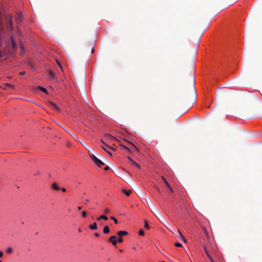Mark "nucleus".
Here are the masks:
<instances>
[{"mask_svg": "<svg viewBox=\"0 0 262 262\" xmlns=\"http://www.w3.org/2000/svg\"><path fill=\"white\" fill-rule=\"evenodd\" d=\"M3 24H5L8 29H10V30L13 29L12 26V16L10 14H5L4 16H0V24L2 25Z\"/></svg>", "mask_w": 262, "mask_h": 262, "instance_id": "f257e3e1", "label": "nucleus"}, {"mask_svg": "<svg viewBox=\"0 0 262 262\" xmlns=\"http://www.w3.org/2000/svg\"><path fill=\"white\" fill-rule=\"evenodd\" d=\"M127 143L129 146H126L122 144H120V146L129 152L136 151L138 150V149L132 143L127 142Z\"/></svg>", "mask_w": 262, "mask_h": 262, "instance_id": "f03ea898", "label": "nucleus"}, {"mask_svg": "<svg viewBox=\"0 0 262 262\" xmlns=\"http://www.w3.org/2000/svg\"><path fill=\"white\" fill-rule=\"evenodd\" d=\"M92 160L96 164L97 166L101 167L102 165H104V163L100 160L98 159L95 155H92L90 156Z\"/></svg>", "mask_w": 262, "mask_h": 262, "instance_id": "7ed1b4c3", "label": "nucleus"}, {"mask_svg": "<svg viewBox=\"0 0 262 262\" xmlns=\"http://www.w3.org/2000/svg\"><path fill=\"white\" fill-rule=\"evenodd\" d=\"M194 83H195L194 82V78L193 77H192V78L191 79L190 86V92L192 93V96L193 98L196 97V91H195V86H194Z\"/></svg>", "mask_w": 262, "mask_h": 262, "instance_id": "20e7f679", "label": "nucleus"}, {"mask_svg": "<svg viewBox=\"0 0 262 262\" xmlns=\"http://www.w3.org/2000/svg\"><path fill=\"white\" fill-rule=\"evenodd\" d=\"M127 158L129 160V163L131 165H133V166L136 167L138 169L140 168V166L138 163H137L135 161H134L133 159H132L129 157H127Z\"/></svg>", "mask_w": 262, "mask_h": 262, "instance_id": "39448f33", "label": "nucleus"}, {"mask_svg": "<svg viewBox=\"0 0 262 262\" xmlns=\"http://www.w3.org/2000/svg\"><path fill=\"white\" fill-rule=\"evenodd\" d=\"M48 105H49V106H50L52 109L56 110L57 111H59V107L53 102H51V101L48 102Z\"/></svg>", "mask_w": 262, "mask_h": 262, "instance_id": "423d86ee", "label": "nucleus"}, {"mask_svg": "<svg viewBox=\"0 0 262 262\" xmlns=\"http://www.w3.org/2000/svg\"><path fill=\"white\" fill-rule=\"evenodd\" d=\"M23 20V14L21 13L17 14L15 18V20L17 24L21 23Z\"/></svg>", "mask_w": 262, "mask_h": 262, "instance_id": "0eeeda50", "label": "nucleus"}, {"mask_svg": "<svg viewBox=\"0 0 262 262\" xmlns=\"http://www.w3.org/2000/svg\"><path fill=\"white\" fill-rule=\"evenodd\" d=\"M11 41L12 49L13 50V51H15L17 48V45L14 40V39L13 38V37L12 36H11Z\"/></svg>", "mask_w": 262, "mask_h": 262, "instance_id": "6e6552de", "label": "nucleus"}, {"mask_svg": "<svg viewBox=\"0 0 262 262\" xmlns=\"http://www.w3.org/2000/svg\"><path fill=\"white\" fill-rule=\"evenodd\" d=\"M48 74L52 79L56 80L55 74L52 70H49Z\"/></svg>", "mask_w": 262, "mask_h": 262, "instance_id": "1a4fd4ad", "label": "nucleus"}, {"mask_svg": "<svg viewBox=\"0 0 262 262\" xmlns=\"http://www.w3.org/2000/svg\"><path fill=\"white\" fill-rule=\"evenodd\" d=\"M128 234V232L126 231H119L117 232V235L119 237L122 236L123 235H126Z\"/></svg>", "mask_w": 262, "mask_h": 262, "instance_id": "9d476101", "label": "nucleus"}, {"mask_svg": "<svg viewBox=\"0 0 262 262\" xmlns=\"http://www.w3.org/2000/svg\"><path fill=\"white\" fill-rule=\"evenodd\" d=\"M89 228L92 230H96L97 229V225L96 223H94L92 225L89 226Z\"/></svg>", "mask_w": 262, "mask_h": 262, "instance_id": "9b49d317", "label": "nucleus"}, {"mask_svg": "<svg viewBox=\"0 0 262 262\" xmlns=\"http://www.w3.org/2000/svg\"><path fill=\"white\" fill-rule=\"evenodd\" d=\"M52 188L56 190H58L60 189L59 187L57 185L56 183H53Z\"/></svg>", "mask_w": 262, "mask_h": 262, "instance_id": "f8f14e48", "label": "nucleus"}, {"mask_svg": "<svg viewBox=\"0 0 262 262\" xmlns=\"http://www.w3.org/2000/svg\"><path fill=\"white\" fill-rule=\"evenodd\" d=\"M103 219L104 220H107L108 219L107 217L104 215H101L99 217L97 218V221H100V220Z\"/></svg>", "mask_w": 262, "mask_h": 262, "instance_id": "ddd939ff", "label": "nucleus"}, {"mask_svg": "<svg viewBox=\"0 0 262 262\" xmlns=\"http://www.w3.org/2000/svg\"><path fill=\"white\" fill-rule=\"evenodd\" d=\"M101 142L102 143V145L101 146H103L106 148V149H107L108 148H110L112 149H114L113 148H111L108 144L104 142L102 140H101Z\"/></svg>", "mask_w": 262, "mask_h": 262, "instance_id": "4468645a", "label": "nucleus"}, {"mask_svg": "<svg viewBox=\"0 0 262 262\" xmlns=\"http://www.w3.org/2000/svg\"><path fill=\"white\" fill-rule=\"evenodd\" d=\"M180 238L185 243L187 242L186 238L184 237L183 235L181 233L180 230H178Z\"/></svg>", "mask_w": 262, "mask_h": 262, "instance_id": "2eb2a0df", "label": "nucleus"}, {"mask_svg": "<svg viewBox=\"0 0 262 262\" xmlns=\"http://www.w3.org/2000/svg\"><path fill=\"white\" fill-rule=\"evenodd\" d=\"M103 232L105 234H107L110 232V228L108 226H106L104 227Z\"/></svg>", "mask_w": 262, "mask_h": 262, "instance_id": "dca6fc26", "label": "nucleus"}, {"mask_svg": "<svg viewBox=\"0 0 262 262\" xmlns=\"http://www.w3.org/2000/svg\"><path fill=\"white\" fill-rule=\"evenodd\" d=\"M123 192L127 196H129L132 193V191L130 190H123Z\"/></svg>", "mask_w": 262, "mask_h": 262, "instance_id": "f3484780", "label": "nucleus"}, {"mask_svg": "<svg viewBox=\"0 0 262 262\" xmlns=\"http://www.w3.org/2000/svg\"><path fill=\"white\" fill-rule=\"evenodd\" d=\"M105 137H107L110 140H111L115 139V138L113 136H112L111 135H110L109 134H106L105 135Z\"/></svg>", "mask_w": 262, "mask_h": 262, "instance_id": "a211bd4d", "label": "nucleus"}, {"mask_svg": "<svg viewBox=\"0 0 262 262\" xmlns=\"http://www.w3.org/2000/svg\"><path fill=\"white\" fill-rule=\"evenodd\" d=\"M38 89H39L40 91H41L42 92H43L45 93H47V90L45 88H43L42 86H38Z\"/></svg>", "mask_w": 262, "mask_h": 262, "instance_id": "6ab92c4d", "label": "nucleus"}, {"mask_svg": "<svg viewBox=\"0 0 262 262\" xmlns=\"http://www.w3.org/2000/svg\"><path fill=\"white\" fill-rule=\"evenodd\" d=\"M20 48H21V50L20 52V55H23L25 52V48L23 46V45L21 46Z\"/></svg>", "mask_w": 262, "mask_h": 262, "instance_id": "aec40b11", "label": "nucleus"}, {"mask_svg": "<svg viewBox=\"0 0 262 262\" xmlns=\"http://www.w3.org/2000/svg\"><path fill=\"white\" fill-rule=\"evenodd\" d=\"M162 179L163 180V181H164L165 184H166V185L167 186V187H169V183H168V182L167 181V180L165 179V178L164 177H162Z\"/></svg>", "mask_w": 262, "mask_h": 262, "instance_id": "412c9836", "label": "nucleus"}, {"mask_svg": "<svg viewBox=\"0 0 262 262\" xmlns=\"http://www.w3.org/2000/svg\"><path fill=\"white\" fill-rule=\"evenodd\" d=\"M101 146L103 149H104L105 151H106L108 153V154H109L110 156H112V153L110 151H108L107 149H106V148L104 146Z\"/></svg>", "mask_w": 262, "mask_h": 262, "instance_id": "4be33fe9", "label": "nucleus"}, {"mask_svg": "<svg viewBox=\"0 0 262 262\" xmlns=\"http://www.w3.org/2000/svg\"><path fill=\"white\" fill-rule=\"evenodd\" d=\"M116 238H117V237H116V236H115V235H113V236H111V237H110V238H109V241H110V242H111V241H113V240H114V239H116Z\"/></svg>", "mask_w": 262, "mask_h": 262, "instance_id": "5701e85b", "label": "nucleus"}, {"mask_svg": "<svg viewBox=\"0 0 262 262\" xmlns=\"http://www.w3.org/2000/svg\"><path fill=\"white\" fill-rule=\"evenodd\" d=\"M6 252L8 254H10L12 252V249L11 248H8L6 249Z\"/></svg>", "mask_w": 262, "mask_h": 262, "instance_id": "b1692460", "label": "nucleus"}, {"mask_svg": "<svg viewBox=\"0 0 262 262\" xmlns=\"http://www.w3.org/2000/svg\"><path fill=\"white\" fill-rule=\"evenodd\" d=\"M110 242L112 243L113 245L116 246L117 243V242H118V240L115 239H114V240H113V241H111Z\"/></svg>", "mask_w": 262, "mask_h": 262, "instance_id": "393cba45", "label": "nucleus"}, {"mask_svg": "<svg viewBox=\"0 0 262 262\" xmlns=\"http://www.w3.org/2000/svg\"><path fill=\"white\" fill-rule=\"evenodd\" d=\"M5 85L8 88H10L11 89H13V85L11 84H9V83H5Z\"/></svg>", "mask_w": 262, "mask_h": 262, "instance_id": "a878e982", "label": "nucleus"}, {"mask_svg": "<svg viewBox=\"0 0 262 262\" xmlns=\"http://www.w3.org/2000/svg\"><path fill=\"white\" fill-rule=\"evenodd\" d=\"M144 231L143 230H140L139 231V235L143 236V235H144Z\"/></svg>", "mask_w": 262, "mask_h": 262, "instance_id": "bb28decb", "label": "nucleus"}, {"mask_svg": "<svg viewBox=\"0 0 262 262\" xmlns=\"http://www.w3.org/2000/svg\"><path fill=\"white\" fill-rule=\"evenodd\" d=\"M111 219L114 221L115 224H117L118 223V221H117V220L115 217L111 216Z\"/></svg>", "mask_w": 262, "mask_h": 262, "instance_id": "cd10ccee", "label": "nucleus"}, {"mask_svg": "<svg viewBox=\"0 0 262 262\" xmlns=\"http://www.w3.org/2000/svg\"><path fill=\"white\" fill-rule=\"evenodd\" d=\"M174 245L178 247H182V245L180 243H174Z\"/></svg>", "mask_w": 262, "mask_h": 262, "instance_id": "c85d7f7f", "label": "nucleus"}, {"mask_svg": "<svg viewBox=\"0 0 262 262\" xmlns=\"http://www.w3.org/2000/svg\"><path fill=\"white\" fill-rule=\"evenodd\" d=\"M144 227H145V228H146L147 229H149V226L147 222L146 221H145Z\"/></svg>", "mask_w": 262, "mask_h": 262, "instance_id": "c756f323", "label": "nucleus"}, {"mask_svg": "<svg viewBox=\"0 0 262 262\" xmlns=\"http://www.w3.org/2000/svg\"><path fill=\"white\" fill-rule=\"evenodd\" d=\"M28 64L31 68H32V69L34 68V66H33V64L30 61H29Z\"/></svg>", "mask_w": 262, "mask_h": 262, "instance_id": "7c9ffc66", "label": "nucleus"}, {"mask_svg": "<svg viewBox=\"0 0 262 262\" xmlns=\"http://www.w3.org/2000/svg\"><path fill=\"white\" fill-rule=\"evenodd\" d=\"M86 212H85V211H83L82 212V216L83 217H85L86 216Z\"/></svg>", "mask_w": 262, "mask_h": 262, "instance_id": "2f4dec72", "label": "nucleus"}, {"mask_svg": "<svg viewBox=\"0 0 262 262\" xmlns=\"http://www.w3.org/2000/svg\"><path fill=\"white\" fill-rule=\"evenodd\" d=\"M117 240L119 243H122L123 242V238L122 236L119 237V238Z\"/></svg>", "mask_w": 262, "mask_h": 262, "instance_id": "473e14b6", "label": "nucleus"}, {"mask_svg": "<svg viewBox=\"0 0 262 262\" xmlns=\"http://www.w3.org/2000/svg\"><path fill=\"white\" fill-rule=\"evenodd\" d=\"M56 62H57L59 67L61 69V70H62V67L61 64L59 62V61L57 60H56Z\"/></svg>", "mask_w": 262, "mask_h": 262, "instance_id": "72a5a7b5", "label": "nucleus"}, {"mask_svg": "<svg viewBox=\"0 0 262 262\" xmlns=\"http://www.w3.org/2000/svg\"><path fill=\"white\" fill-rule=\"evenodd\" d=\"M110 210L108 208L105 209L104 212L105 213H108L110 212Z\"/></svg>", "mask_w": 262, "mask_h": 262, "instance_id": "f704fd0d", "label": "nucleus"}, {"mask_svg": "<svg viewBox=\"0 0 262 262\" xmlns=\"http://www.w3.org/2000/svg\"><path fill=\"white\" fill-rule=\"evenodd\" d=\"M25 73H26V72H25V71H23V72H19V74L20 75H24L25 74Z\"/></svg>", "mask_w": 262, "mask_h": 262, "instance_id": "c9c22d12", "label": "nucleus"}, {"mask_svg": "<svg viewBox=\"0 0 262 262\" xmlns=\"http://www.w3.org/2000/svg\"><path fill=\"white\" fill-rule=\"evenodd\" d=\"M208 257L209 258V259L211 262H213V260L212 258H211V257L210 256V255H208Z\"/></svg>", "mask_w": 262, "mask_h": 262, "instance_id": "e433bc0d", "label": "nucleus"}, {"mask_svg": "<svg viewBox=\"0 0 262 262\" xmlns=\"http://www.w3.org/2000/svg\"><path fill=\"white\" fill-rule=\"evenodd\" d=\"M109 168H110L109 166H107L104 169L105 170H107L109 169Z\"/></svg>", "mask_w": 262, "mask_h": 262, "instance_id": "4c0bfd02", "label": "nucleus"}, {"mask_svg": "<svg viewBox=\"0 0 262 262\" xmlns=\"http://www.w3.org/2000/svg\"><path fill=\"white\" fill-rule=\"evenodd\" d=\"M3 256V252L0 251V258Z\"/></svg>", "mask_w": 262, "mask_h": 262, "instance_id": "58836bf2", "label": "nucleus"}, {"mask_svg": "<svg viewBox=\"0 0 262 262\" xmlns=\"http://www.w3.org/2000/svg\"><path fill=\"white\" fill-rule=\"evenodd\" d=\"M88 202H89V200L88 199H86L85 200V202H84V204H86Z\"/></svg>", "mask_w": 262, "mask_h": 262, "instance_id": "ea45409f", "label": "nucleus"}, {"mask_svg": "<svg viewBox=\"0 0 262 262\" xmlns=\"http://www.w3.org/2000/svg\"><path fill=\"white\" fill-rule=\"evenodd\" d=\"M94 52V49L93 47H92V49H91V53H93Z\"/></svg>", "mask_w": 262, "mask_h": 262, "instance_id": "a19ab883", "label": "nucleus"}, {"mask_svg": "<svg viewBox=\"0 0 262 262\" xmlns=\"http://www.w3.org/2000/svg\"><path fill=\"white\" fill-rule=\"evenodd\" d=\"M167 187L170 190V191L172 192L173 191L170 185H169V187Z\"/></svg>", "mask_w": 262, "mask_h": 262, "instance_id": "79ce46f5", "label": "nucleus"}, {"mask_svg": "<svg viewBox=\"0 0 262 262\" xmlns=\"http://www.w3.org/2000/svg\"><path fill=\"white\" fill-rule=\"evenodd\" d=\"M95 236H97V237H98L99 236V234L98 233H95L94 234Z\"/></svg>", "mask_w": 262, "mask_h": 262, "instance_id": "37998d69", "label": "nucleus"}, {"mask_svg": "<svg viewBox=\"0 0 262 262\" xmlns=\"http://www.w3.org/2000/svg\"><path fill=\"white\" fill-rule=\"evenodd\" d=\"M61 190H62V192H66V189L64 188H61Z\"/></svg>", "mask_w": 262, "mask_h": 262, "instance_id": "c03bdc74", "label": "nucleus"}, {"mask_svg": "<svg viewBox=\"0 0 262 262\" xmlns=\"http://www.w3.org/2000/svg\"><path fill=\"white\" fill-rule=\"evenodd\" d=\"M81 208H82V207L81 206H78L77 207V209H78V210H80L81 209Z\"/></svg>", "mask_w": 262, "mask_h": 262, "instance_id": "a18cd8bd", "label": "nucleus"}, {"mask_svg": "<svg viewBox=\"0 0 262 262\" xmlns=\"http://www.w3.org/2000/svg\"><path fill=\"white\" fill-rule=\"evenodd\" d=\"M205 251H206V254H207V256H208V255H209V253H208V251L206 250V249H205Z\"/></svg>", "mask_w": 262, "mask_h": 262, "instance_id": "49530a36", "label": "nucleus"}, {"mask_svg": "<svg viewBox=\"0 0 262 262\" xmlns=\"http://www.w3.org/2000/svg\"><path fill=\"white\" fill-rule=\"evenodd\" d=\"M3 57V55L1 53H0V58H2Z\"/></svg>", "mask_w": 262, "mask_h": 262, "instance_id": "de8ad7c7", "label": "nucleus"}, {"mask_svg": "<svg viewBox=\"0 0 262 262\" xmlns=\"http://www.w3.org/2000/svg\"><path fill=\"white\" fill-rule=\"evenodd\" d=\"M78 231H79V232H81V229H80V228H79V229H78Z\"/></svg>", "mask_w": 262, "mask_h": 262, "instance_id": "09e8293b", "label": "nucleus"}, {"mask_svg": "<svg viewBox=\"0 0 262 262\" xmlns=\"http://www.w3.org/2000/svg\"><path fill=\"white\" fill-rule=\"evenodd\" d=\"M69 133V134H70L72 137H73L74 138V136H73V135H72V134H71V133Z\"/></svg>", "mask_w": 262, "mask_h": 262, "instance_id": "8fccbe9b", "label": "nucleus"}, {"mask_svg": "<svg viewBox=\"0 0 262 262\" xmlns=\"http://www.w3.org/2000/svg\"><path fill=\"white\" fill-rule=\"evenodd\" d=\"M159 215L160 216L162 217V215H161L160 213H159Z\"/></svg>", "mask_w": 262, "mask_h": 262, "instance_id": "3c124183", "label": "nucleus"}, {"mask_svg": "<svg viewBox=\"0 0 262 262\" xmlns=\"http://www.w3.org/2000/svg\"><path fill=\"white\" fill-rule=\"evenodd\" d=\"M0 262H2L1 260H0Z\"/></svg>", "mask_w": 262, "mask_h": 262, "instance_id": "603ef678", "label": "nucleus"}]
</instances>
